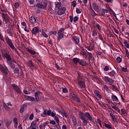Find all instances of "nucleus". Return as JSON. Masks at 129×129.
<instances>
[{
    "label": "nucleus",
    "mask_w": 129,
    "mask_h": 129,
    "mask_svg": "<svg viewBox=\"0 0 129 129\" xmlns=\"http://www.w3.org/2000/svg\"><path fill=\"white\" fill-rule=\"evenodd\" d=\"M54 119H55V121L57 122V123L58 124H59V122H60V120L59 119V118H58V116H55L54 117Z\"/></svg>",
    "instance_id": "nucleus-42"
},
{
    "label": "nucleus",
    "mask_w": 129,
    "mask_h": 129,
    "mask_svg": "<svg viewBox=\"0 0 129 129\" xmlns=\"http://www.w3.org/2000/svg\"><path fill=\"white\" fill-rule=\"evenodd\" d=\"M30 20L31 24H37V23H38V21L34 16H31L30 18Z\"/></svg>",
    "instance_id": "nucleus-20"
},
{
    "label": "nucleus",
    "mask_w": 129,
    "mask_h": 129,
    "mask_svg": "<svg viewBox=\"0 0 129 129\" xmlns=\"http://www.w3.org/2000/svg\"><path fill=\"white\" fill-rule=\"evenodd\" d=\"M27 64L28 65V67H30V68H34L36 65L35 63L33 62L32 60H30L27 62Z\"/></svg>",
    "instance_id": "nucleus-17"
},
{
    "label": "nucleus",
    "mask_w": 129,
    "mask_h": 129,
    "mask_svg": "<svg viewBox=\"0 0 129 129\" xmlns=\"http://www.w3.org/2000/svg\"><path fill=\"white\" fill-rule=\"evenodd\" d=\"M87 49L88 51H92L93 50V47L92 46H89L87 47Z\"/></svg>",
    "instance_id": "nucleus-54"
},
{
    "label": "nucleus",
    "mask_w": 129,
    "mask_h": 129,
    "mask_svg": "<svg viewBox=\"0 0 129 129\" xmlns=\"http://www.w3.org/2000/svg\"><path fill=\"white\" fill-rule=\"evenodd\" d=\"M46 127V124H45L44 123H42V124H41L39 125V128H40V129H43V128H44V127Z\"/></svg>",
    "instance_id": "nucleus-44"
},
{
    "label": "nucleus",
    "mask_w": 129,
    "mask_h": 129,
    "mask_svg": "<svg viewBox=\"0 0 129 129\" xmlns=\"http://www.w3.org/2000/svg\"><path fill=\"white\" fill-rule=\"evenodd\" d=\"M106 9H107L108 12H109L110 13H113V10L112 9H111V8H110V7L109 6H106Z\"/></svg>",
    "instance_id": "nucleus-48"
},
{
    "label": "nucleus",
    "mask_w": 129,
    "mask_h": 129,
    "mask_svg": "<svg viewBox=\"0 0 129 129\" xmlns=\"http://www.w3.org/2000/svg\"><path fill=\"white\" fill-rule=\"evenodd\" d=\"M51 113L52 112L51 111V110H48L47 111V115H48L49 116H50V115H51Z\"/></svg>",
    "instance_id": "nucleus-63"
},
{
    "label": "nucleus",
    "mask_w": 129,
    "mask_h": 129,
    "mask_svg": "<svg viewBox=\"0 0 129 129\" xmlns=\"http://www.w3.org/2000/svg\"><path fill=\"white\" fill-rule=\"evenodd\" d=\"M8 63L12 69H15V68H16V66H15L14 64L13 63V61L12 60Z\"/></svg>",
    "instance_id": "nucleus-32"
},
{
    "label": "nucleus",
    "mask_w": 129,
    "mask_h": 129,
    "mask_svg": "<svg viewBox=\"0 0 129 129\" xmlns=\"http://www.w3.org/2000/svg\"><path fill=\"white\" fill-rule=\"evenodd\" d=\"M27 107V104H24L21 105L20 110V113H23L24 111H25V108Z\"/></svg>",
    "instance_id": "nucleus-22"
},
{
    "label": "nucleus",
    "mask_w": 129,
    "mask_h": 129,
    "mask_svg": "<svg viewBox=\"0 0 129 129\" xmlns=\"http://www.w3.org/2000/svg\"><path fill=\"white\" fill-rule=\"evenodd\" d=\"M57 35L58 36V37L57 38V42L58 43H59L61 39H62V38H64V34L57 33Z\"/></svg>",
    "instance_id": "nucleus-24"
},
{
    "label": "nucleus",
    "mask_w": 129,
    "mask_h": 129,
    "mask_svg": "<svg viewBox=\"0 0 129 129\" xmlns=\"http://www.w3.org/2000/svg\"><path fill=\"white\" fill-rule=\"evenodd\" d=\"M78 84L81 89L84 90L86 88V85H85V82L84 81L79 80L78 81Z\"/></svg>",
    "instance_id": "nucleus-7"
},
{
    "label": "nucleus",
    "mask_w": 129,
    "mask_h": 129,
    "mask_svg": "<svg viewBox=\"0 0 129 129\" xmlns=\"http://www.w3.org/2000/svg\"><path fill=\"white\" fill-rule=\"evenodd\" d=\"M2 18L4 20L5 23L6 24H8V23L10 22V17H9V15L8 14L6 13H2Z\"/></svg>",
    "instance_id": "nucleus-8"
},
{
    "label": "nucleus",
    "mask_w": 129,
    "mask_h": 129,
    "mask_svg": "<svg viewBox=\"0 0 129 129\" xmlns=\"http://www.w3.org/2000/svg\"><path fill=\"white\" fill-rule=\"evenodd\" d=\"M14 72L15 74H19L20 73V69H19V68H16L14 70Z\"/></svg>",
    "instance_id": "nucleus-37"
},
{
    "label": "nucleus",
    "mask_w": 129,
    "mask_h": 129,
    "mask_svg": "<svg viewBox=\"0 0 129 129\" xmlns=\"http://www.w3.org/2000/svg\"><path fill=\"white\" fill-rule=\"evenodd\" d=\"M96 35H97V32L96 31V30H94L92 33V36L93 37H95Z\"/></svg>",
    "instance_id": "nucleus-61"
},
{
    "label": "nucleus",
    "mask_w": 129,
    "mask_h": 129,
    "mask_svg": "<svg viewBox=\"0 0 129 129\" xmlns=\"http://www.w3.org/2000/svg\"><path fill=\"white\" fill-rule=\"evenodd\" d=\"M57 34V32L56 31H50L49 32V35L50 36H52V35H56Z\"/></svg>",
    "instance_id": "nucleus-52"
},
{
    "label": "nucleus",
    "mask_w": 129,
    "mask_h": 129,
    "mask_svg": "<svg viewBox=\"0 0 129 129\" xmlns=\"http://www.w3.org/2000/svg\"><path fill=\"white\" fill-rule=\"evenodd\" d=\"M34 115L33 113H31L30 116H29V119L30 120H33V119H34Z\"/></svg>",
    "instance_id": "nucleus-50"
},
{
    "label": "nucleus",
    "mask_w": 129,
    "mask_h": 129,
    "mask_svg": "<svg viewBox=\"0 0 129 129\" xmlns=\"http://www.w3.org/2000/svg\"><path fill=\"white\" fill-rule=\"evenodd\" d=\"M122 60V59L121 58V57L119 56L117 57V58L116 59V61L117 63H121Z\"/></svg>",
    "instance_id": "nucleus-40"
},
{
    "label": "nucleus",
    "mask_w": 129,
    "mask_h": 129,
    "mask_svg": "<svg viewBox=\"0 0 129 129\" xmlns=\"http://www.w3.org/2000/svg\"><path fill=\"white\" fill-rule=\"evenodd\" d=\"M112 101H119L118 98L116 95H112L111 96Z\"/></svg>",
    "instance_id": "nucleus-29"
},
{
    "label": "nucleus",
    "mask_w": 129,
    "mask_h": 129,
    "mask_svg": "<svg viewBox=\"0 0 129 129\" xmlns=\"http://www.w3.org/2000/svg\"><path fill=\"white\" fill-rule=\"evenodd\" d=\"M73 61L74 62L75 65H77L80 62V58L77 57H75L73 59Z\"/></svg>",
    "instance_id": "nucleus-23"
},
{
    "label": "nucleus",
    "mask_w": 129,
    "mask_h": 129,
    "mask_svg": "<svg viewBox=\"0 0 129 129\" xmlns=\"http://www.w3.org/2000/svg\"><path fill=\"white\" fill-rule=\"evenodd\" d=\"M14 7L16 9H18V8H19V7H20V3L17 2L15 3L14 4Z\"/></svg>",
    "instance_id": "nucleus-47"
},
{
    "label": "nucleus",
    "mask_w": 129,
    "mask_h": 129,
    "mask_svg": "<svg viewBox=\"0 0 129 129\" xmlns=\"http://www.w3.org/2000/svg\"><path fill=\"white\" fill-rule=\"evenodd\" d=\"M49 123H50V124L55 125V124H56V121H55V120H50V121H49Z\"/></svg>",
    "instance_id": "nucleus-57"
},
{
    "label": "nucleus",
    "mask_w": 129,
    "mask_h": 129,
    "mask_svg": "<svg viewBox=\"0 0 129 129\" xmlns=\"http://www.w3.org/2000/svg\"><path fill=\"white\" fill-rule=\"evenodd\" d=\"M103 80L105 81V82H106V83H109L110 85L111 86L112 84H113V83L114 82V81L112 80V79H110L108 76H105L103 78Z\"/></svg>",
    "instance_id": "nucleus-5"
},
{
    "label": "nucleus",
    "mask_w": 129,
    "mask_h": 129,
    "mask_svg": "<svg viewBox=\"0 0 129 129\" xmlns=\"http://www.w3.org/2000/svg\"><path fill=\"white\" fill-rule=\"evenodd\" d=\"M73 39L74 41L75 44H76V45H78V43H80V40H79V38L77 36H74L73 37Z\"/></svg>",
    "instance_id": "nucleus-21"
},
{
    "label": "nucleus",
    "mask_w": 129,
    "mask_h": 129,
    "mask_svg": "<svg viewBox=\"0 0 129 129\" xmlns=\"http://www.w3.org/2000/svg\"><path fill=\"white\" fill-rule=\"evenodd\" d=\"M85 116L87 117L89 119V120H92V117L91 116V115H90V113L89 112H86L85 113Z\"/></svg>",
    "instance_id": "nucleus-26"
},
{
    "label": "nucleus",
    "mask_w": 129,
    "mask_h": 129,
    "mask_svg": "<svg viewBox=\"0 0 129 129\" xmlns=\"http://www.w3.org/2000/svg\"><path fill=\"white\" fill-rule=\"evenodd\" d=\"M73 99L74 100H75V101H76V102H77L78 103H79V102H81L79 97H77V96H74L73 97Z\"/></svg>",
    "instance_id": "nucleus-31"
},
{
    "label": "nucleus",
    "mask_w": 129,
    "mask_h": 129,
    "mask_svg": "<svg viewBox=\"0 0 129 129\" xmlns=\"http://www.w3.org/2000/svg\"><path fill=\"white\" fill-rule=\"evenodd\" d=\"M55 8H57V10H59L61 8V3L58 2H56L54 3Z\"/></svg>",
    "instance_id": "nucleus-30"
},
{
    "label": "nucleus",
    "mask_w": 129,
    "mask_h": 129,
    "mask_svg": "<svg viewBox=\"0 0 129 129\" xmlns=\"http://www.w3.org/2000/svg\"><path fill=\"white\" fill-rule=\"evenodd\" d=\"M40 93H41L40 91L36 92L35 93V101H36V102L39 101V94H40Z\"/></svg>",
    "instance_id": "nucleus-25"
},
{
    "label": "nucleus",
    "mask_w": 129,
    "mask_h": 129,
    "mask_svg": "<svg viewBox=\"0 0 129 129\" xmlns=\"http://www.w3.org/2000/svg\"><path fill=\"white\" fill-rule=\"evenodd\" d=\"M72 6H73L74 8H75L76 7V2L75 1L72 2Z\"/></svg>",
    "instance_id": "nucleus-56"
},
{
    "label": "nucleus",
    "mask_w": 129,
    "mask_h": 129,
    "mask_svg": "<svg viewBox=\"0 0 129 129\" xmlns=\"http://www.w3.org/2000/svg\"><path fill=\"white\" fill-rule=\"evenodd\" d=\"M24 97L25 98V100H28L29 101H32V102L36 101V99L34 97L24 95Z\"/></svg>",
    "instance_id": "nucleus-9"
},
{
    "label": "nucleus",
    "mask_w": 129,
    "mask_h": 129,
    "mask_svg": "<svg viewBox=\"0 0 129 129\" xmlns=\"http://www.w3.org/2000/svg\"><path fill=\"white\" fill-rule=\"evenodd\" d=\"M108 75L112 78V79H115V76H116V72L114 71H112L108 73Z\"/></svg>",
    "instance_id": "nucleus-13"
},
{
    "label": "nucleus",
    "mask_w": 129,
    "mask_h": 129,
    "mask_svg": "<svg viewBox=\"0 0 129 129\" xmlns=\"http://www.w3.org/2000/svg\"><path fill=\"white\" fill-rule=\"evenodd\" d=\"M76 12L77 14H81V12H82V10L79 8H76Z\"/></svg>",
    "instance_id": "nucleus-43"
},
{
    "label": "nucleus",
    "mask_w": 129,
    "mask_h": 129,
    "mask_svg": "<svg viewBox=\"0 0 129 129\" xmlns=\"http://www.w3.org/2000/svg\"><path fill=\"white\" fill-rule=\"evenodd\" d=\"M6 41L8 46H9V47H10V48H11L12 50H14L15 52L17 54V55H18V56H21L20 53L18 51V49L15 48V45H14V44H13V42H12L11 39H10V38L9 37H6Z\"/></svg>",
    "instance_id": "nucleus-1"
},
{
    "label": "nucleus",
    "mask_w": 129,
    "mask_h": 129,
    "mask_svg": "<svg viewBox=\"0 0 129 129\" xmlns=\"http://www.w3.org/2000/svg\"><path fill=\"white\" fill-rule=\"evenodd\" d=\"M72 121L73 123L74 126H76V125H77V120L76 119V117H73L72 118Z\"/></svg>",
    "instance_id": "nucleus-27"
},
{
    "label": "nucleus",
    "mask_w": 129,
    "mask_h": 129,
    "mask_svg": "<svg viewBox=\"0 0 129 129\" xmlns=\"http://www.w3.org/2000/svg\"><path fill=\"white\" fill-rule=\"evenodd\" d=\"M3 106L4 107V109L6 110V111H9L10 109H11V108L8 106L6 103L3 104Z\"/></svg>",
    "instance_id": "nucleus-33"
},
{
    "label": "nucleus",
    "mask_w": 129,
    "mask_h": 129,
    "mask_svg": "<svg viewBox=\"0 0 129 129\" xmlns=\"http://www.w3.org/2000/svg\"><path fill=\"white\" fill-rule=\"evenodd\" d=\"M83 121V125H84V126L87 125V124L88 123V122H89V121H88L87 120H86V118H85V119L84 120H82Z\"/></svg>",
    "instance_id": "nucleus-38"
},
{
    "label": "nucleus",
    "mask_w": 129,
    "mask_h": 129,
    "mask_svg": "<svg viewBox=\"0 0 129 129\" xmlns=\"http://www.w3.org/2000/svg\"><path fill=\"white\" fill-rule=\"evenodd\" d=\"M96 28L99 30V31H101V26L98 23L96 24Z\"/></svg>",
    "instance_id": "nucleus-46"
},
{
    "label": "nucleus",
    "mask_w": 129,
    "mask_h": 129,
    "mask_svg": "<svg viewBox=\"0 0 129 129\" xmlns=\"http://www.w3.org/2000/svg\"><path fill=\"white\" fill-rule=\"evenodd\" d=\"M78 114L81 120H83L86 118V117H85V113H83L82 111L79 112Z\"/></svg>",
    "instance_id": "nucleus-16"
},
{
    "label": "nucleus",
    "mask_w": 129,
    "mask_h": 129,
    "mask_svg": "<svg viewBox=\"0 0 129 129\" xmlns=\"http://www.w3.org/2000/svg\"><path fill=\"white\" fill-rule=\"evenodd\" d=\"M26 51H27V52H29L31 54V55H32V57H33V58H35L36 60L39 57V54L37 53V51L33 49H31L29 48H26Z\"/></svg>",
    "instance_id": "nucleus-3"
},
{
    "label": "nucleus",
    "mask_w": 129,
    "mask_h": 129,
    "mask_svg": "<svg viewBox=\"0 0 129 129\" xmlns=\"http://www.w3.org/2000/svg\"><path fill=\"white\" fill-rule=\"evenodd\" d=\"M104 126L107 128H109V129L112 128V126H111L110 124H107L106 123H104Z\"/></svg>",
    "instance_id": "nucleus-36"
},
{
    "label": "nucleus",
    "mask_w": 129,
    "mask_h": 129,
    "mask_svg": "<svg viewBox=\"0 0 129 129\" xmlns=\"http://www.w3.org/2000/svg\"><path fill=\"white\" fill-rule=\"evenodd\" d=\"M79 65H81V66L85 67L87 66L88 65V63L86 61V60L84 59H80L79 62Z\"/></svg>",
    "instance_id": "nucleus-15"
},
{
    "label": "nucleus",
    "mask_w": 129,
    "mask_h": 129,
    "mask_svg": "<svg viewBox=\"0 0 129 129\" xmlns=\"http://www.w3.org/2000/svg\"><path fill=\"white\" fill-rule=\"evenodd\" d=\"M122 71L123 72H127V68H122Z\"/></svg>",
    "instance_id": "nucleus-64"
},
{
    "label": "nucleus",
    "mask_w": 129,
    "mask_h": 129,
    "mask_svg": "<svg viewBox=\"0 0 129 129\" xmlns=\"http://www.w3.org/2000/svg\"><path fill=\"white\" fill-rule=\"evenodd\" d=\"M109 70V67L108 66H106L104 68V71H108Z\"/></svg>",
    "instance_id": "nucleus-59"
},
{
    "label": "nucleus",
    "mask_w": 129,
    "mask_h": 129,
    "mask_svg": "<svg viewBox=\"0 0 129 129\" xmlns=\"http://www.w3.org/2000/svg\"><path fill=\"white\" fill-rule=\"evenodd\" d=\"M13 122L14 123H18V118L17 117L13 118Z\"/></svg>",
    "instance_id": "nucleus-60"
},
{
    "label": "nucleus",
    "mask_w": 129,
    "mask_h": 129,
    "mask_svg": "<svg viewBox=\"0 0 129 129\" xmlns=\"http://www.w3.org/2000/svg\"><path fill=\"white\" fill-rule=\"evenodd\" d=\"M96 54L97 56H101V54H102V52L100 51H97V52H96Z\"/></svg>",
    "instance_id": "nucleus-53"
},
{
    "label": "nucleus",
    "mask_w": 129,
    "mask_h": 129,
    "mask_svg": "<svg viewBox=\"0 0 129 129\" xmlns=\"http://www.w3.org/2000/svg\"><path fill=\"white\" fill-rule=\"evenodd\" d=\"M123 44L125 46V47L127 48V49L129 48V44L127 42V41L124 40Z\"/></svg>",
    "instance_id": "nucleus-41"
},
{
    "label": "nucleus",
    "mask_w": 129,
    "mask_h": 129,
    "mask_svg": "<svg viewBox=\"0 0 129 129\" xmlns=\"http://www.w3.org/2000/svg\"><path fill=\"white\" fill-rule=\"evenodd\" d=\"M4 56L6 58V59H7V63L12 61V57L11 56L10 54H9V52H5L4 53Z\"/></svg>",
    "instance_id": "nucleus-12"
},
{
    "label": "nucleus",
    "mask_w": 129,
    "mask_h": 129,
    "mask_svg": "<svg viewBox=\"0 0 129 129\" xmlns=\"http://www.w3.org/2000/svg\"><path fill=\"white\" fill-rule=\"evenodd\" d=\"M31 33L32 35H34L35 36H36V35H38V34L40 33L39 27H34L31 30Z\"/></svg>",
    "instance_id": "nucleus-10"
},
{
    "label": "nucleus",
    "mask_w": 129,
    "mask_h": 129,
    "mask_svg": "<svg viewBox=\"0 0 129 129\" xmlns=\"http://www.w3.org/2000/svg\"><path fill=\"white\" fill-rule=\"evenodd\" d=\"M64 33V28H61L58 31V34H63Z\"/></svg>",
    "instance_id": "nucleus-51"
},
{
    "label": "nucleus",
    "mask_w": 129,
    "mask_h": 129,
    "mask_svg": "<svg viewBox=\"0 0 129 129\" xmlns=\"http://www.w3.org/2000/svg\"><path fill=\"white\" fill-rule=\"evenodd\" d=\"M65 12H66V8L62 7L58 9L57 15L58 16H62V15H64L65 14Z\"/></svg>",
    "instance_id": "nucleus-11"
},
{
    "label": "nucleus",
    "mask_w": 129,
    "mask_h": 129,
    "mask_svg": "<svg viewBox=\"0 0 129 129\" xmlns=\"http://www.w3.org/2000/svg\"><path fill=\"white\" fill-rule=\"evenodd\" d=\"M92 6L93 8V10H94V11H95L96 12H97V11H98V10L99 9V7L96 3H93L92 4Z\"/></svg>",
    "instance_id": "nucleus-18"
},
{
    "label": "nucleus",
    "mask_w": 129,
    "mask_h": 129,
    "mask_svg": "<svg viewBox=\"0 0 129 129\" xmlns=\"http://www.w3.org/2000/svg\"><path fill=\"white\" fill-rule=\"evenodd\" d=\"M62 92L63 93H68V89H67L66 88H63Z\"/></svg>",
    "instance_id": "nucleus-49"
},
{
    "label": "nucleus",
    "mask_w": 129,
    "mask_h": 129,
    "mask_svg": "<svg viewBox=\"0 0 129 129\" xmlns=\"http://www.w3.org/2000/svg\"><path fill=\"white\" fill-rule=\"evenodd\" d=\"M94 93L95 94V95L97 97V99H101V98H102V97H101V95H100V93L99 92V91L98 90H95L94 92Z\"/></svg>",
    "instance_id": "nucleus-14"
},
{
    "label": "nucleus",
    "mask_w": 129,
    "mask_h": 129,
    "mask_svg": "<svg viewBox=\"0 0 129 129\" xmlns=\"http://www.w3.org/2000/svg\"><path fill=\"white\" fill-rule=\"evenodd\" d=\"M86 52L87 53V55L88 56V58L91 60V59H92V57H93V55H92V53L91 52H89L86 50Z\"/></svg>",
    "instance_id": "nucleus-34"
},
{
    "label": "nucleus",
    "mask_w": 129,
    "mask_h": 129,
    "mask_svg": "<svg viewBox=\"0 0 129 129\" xmlns=\"http://www.w3.org/2000/svg\"><path fill=\"white\" fill-rule=\"evenodd\" d=\"M7 32L8 34H9V36H11V37H13V32H12V29H8L7 30Z\"/></svg>",
    "instance_id": "nucleus-35"
},
{
    "label": "nucleus",
    "mask_w": 129,
    "mask_h": 129,
    "mask_svg": "<svg viewBox=\"0 0 129 129\" xmlns=\"http://www.w3.org/2000/svg\"><path fill=\"white\" fill-rule=\"evenodd\" d=\"M0 71L6 76L9 74V69L5 64H0Z\"/></svg>",
    "instance_id": "nucleus-2"
},
{
    "label": "nucleus",
    "mask_w": 129,
    "mask_h": 129,
    "mask_svg": "<svg viewBox=\"0 0 129 129\" xmlns=\"http://www.w3.org/2000/svg\"><path fill=\"white\" fill-rule=\"evenodd\" d=\"M90 11L91 12V14L92 16V17H95V16H97V14L95 13V11L92 9V7H91V4L90 5Z\"/></svg>",
    "instance_id": "nucleus-19"
},
{
    "label": "nucleus",
    "mask_w": 129,
    "mask_h": 129,
    "mask_svg": "<svg viewBox=\"0 0 129 129\" xmlns=\"http://www.w3.org/2000/svg\"><path fill=\"white\" fill-rule=\"evenodd\" d=\"M36 8H38V9H42V10H46L47 9V7H48V3L47 1H44L43 2V4H41V3H38L36 6Z\"/></svg>",
    "instance_id": "nucleus-4"
},
{
    "label": "nucleus",
    "mask_w": 129,
    "mask_h": 129,
    "mask_svg": "<svg viewBox=\"0 0 129 129\" xmlns=\"http://www.w3.org/2000/svg\"><path fill=\"white\" fill-rule=\"evenodd\" d=\"M121 114H123V115H124V114H126V110H125V109H121Z\"/></svg>",
    "instance_id": "nucleus-45"
},
{
    "label": "nucleus",
    "mask_w": 129,
    "mask_h": 129,
    "mask_svg": "<svg viewBox=\"0 0 129 129\" xmlns=\"http://www.w3.org/2000/svg\"><path fill=\"white\" fill-rule=\"evenodd\" d=\"M12 88L17 93H18V94H22V90H21V88L17 86L16 84H12Z\"/></svg>",
    "instance_id": "nucleus-6"
},
{
    "label": "nucleus",
    "mask_w": 129,
    "mask_h": 129,
    "mask_svg": "<svg viewBox=\"0 0 129 129\" xmlns=\"http://www.w3.org/2000/svg\"><path fill=\"white\" fill-rule=\"evenodd\" d=\"M47 115V110L45 109L43 111V113L41 114L42 117H45Z\"/></svg>",
    "instance_id": "nucleus-39"
},
{
    "label": "nucleus",
    "mask_w": 129,
    "mask_h": 129,
    "mask_svg": "<svg viewBox=\"0 0 129 129\" xmlns=\"http://www.w3.org/2000/svg\"><path fill=\"white\" fill-rule=\"evenodd\" d=\"M0 39L1 41H3V42H5V40H4V36L1 33H0Z\"/></svg>",
    "instance_id": "nucleus-62"
},
{
    "label": "nucleus",
    "mask_w": 129,
    "mask_h": 129,
    "mask_svg": "<svg viewBox=\"0 0 129 129\" xmlns=\"http://www.w3.org/2000/svg\"><path fill=\"white\" fill-rule=\"evenodd\" d=\"M97 121H98V124H99L101 127H102V124H101V121L99 119H97Z\"/></svg>",
    "instance_id": "nucleus-55"
},
{
    "label": "nucleus",
    "mask_w": 129,
    "mask_h": 129,
    "mask_svg": "<svg viewBox=\"0 0 129 129\" xmlns=\"http://www.w3.org/2000/svg\"><path fill=\"white\" fill-rule=\"evenodd\" d=\"M62 114L63 116H65L66 118H68V114L66 112H63Z\"/></svg>",
    "instance_id": "nucleus-58"
},
{
    "label": "nucleus",
    "mask_w": 129,
    "mask_h": 129,
    "mask_svg": "<svg viewBox=\"0 0 129 129\" xmlns=\"http://www.w3.org/2000/svg\"><path fill=\"white\" fill-rule=\"evenodd\" d=\"M107 13H108L107 9H102L101 10V15L103 17H104L105 16V14H107Z\"/></svg>",
    "instance_id": "nucleus-28"
}]
</instances>
